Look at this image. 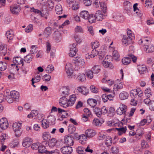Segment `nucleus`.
Listing matches in <instances>:
<instances>
[{
    "label": "nucleus",
    "mask_w": 154,
    "mask_h": 154,
    "mask_svg": "<svg viewBox=\"0 0 154 154\" xmlns=\"http://www.w3.org/2000/svg\"><path fill=\"white\" fill-rule=\"evenodd\" d=\"M54 70V67L52 65H49L46 68L45 71L47 72L51 73Z\"/></svg>",
    "instance_id": "864d4df0"
},
{
    "label": "nucleus",
    "mask_w": 154,
    "mask_h": 154,
    "mask_svg": "<svg viewBox=\"0 0 154 154\" xmlns=\"http://www.w3.org/2000/svg\"><path fill=\"white\" fill-rule=\"evenodd\" d=\"M8 126V122L6 118H2L0 120V127L2 129H6Z\"/></svg>",
    "instance_id": "1a4fd4ad"
},
{
    "label": "nucleus",
    "mask_w": 154,
    "mask_h": 154,
    "mask_svg": "<svg viewBox=\"0 0 154 154\" xmlns=\"http://www.w3.org/2000/svg\"><path fill=\"white\" fill-rule=\"evenodd\" d=\"M68 102V100L65 97H63L61 98L59 100L60 105L65 108L69 106Z\"/></svg>",
    "instance_id": "9d476101"
},
{
    "label": "nucleus",
    "mask_w": 154,
    "mask_h": 154,
    "mask_svg": "<svg viewBox=\"0 0 154 154\" xmlns=\"http://www.w3.org/2000/svg\"><path fill=\"white\" fill-rule=\"evenodd\" d=\"M48 119L49 122H51L52 124L54 123L56 120L55 117L53 115H51L48 116Z\"/></svg>",
    "instance_id": "338daca9"
},
{
    "label": "nucleus",
    "mask_w": 154,
    "mask_h": 154,
    "mask_svg": "<svg viewBox=\"0 0 154 154\" xmlns=\"http://www.w3.org/2000/svg\"><path fill=\"white\" fill-rule=\"evenodd\" d=\"M48 140V144L50 148H52L55 146L57 142L55 138L50 139Z\"/></svg>",
    "instance_id": "c85d7f7f"
},
{
    "label": "nucleus",
    "mask_w": 154,
    "mask_h": 154,
    "mask_svg": "<svg viewBox=\"0 0 154 154\" xmlns=\"http://www.w3.org/2000/svg\"><path fill=\"white\" fill-rule=\"evenodd\" d=\"M87 102L90 106H94L97 103V101L95 99L91 98L88 99L87 100Z\"/></svg>",
    "instance_id": "cd10ccee"
},
{
    "label": "nucleus",
    "mask_w": 154,
    "mask_h": 154,
    "mask_svg": "<svg viewBox=\"0 0 154 154\" xmlns=\"http://www.w3.org/2000/svg\"><path fill=\"white\" fill-rule=\"evenodd\" d=\"M141 144L143 148H147L149 146L148 143L145 140H142Z\"/></svg>",
    "instance_id": "680f3d73"
},
{
    "label": "nucleus",
    "mask_w": 154,
    "mask_h": 154,
    "mask_svg": "<svg viewBox=\"0 0 154 154\" xmlns=\"http://www.w3.org/2000/svg\"><path fill=\"white\" fill-rule=\"evenodd\" d=\"M73 49H70V52L69 53V56L71 57L74 56L78 51L76 48H74Z\"/></svg>",
    "instance_id": "bf43d9fd"
},
{
    "label": "nucleus",
    "mask_w": 154,
    "mask_h": 154,
    "mask_svg": "<svg viewBox=\"0 0 154 154\" xmlns=\"http://www.w3.org/2000/svg\"><path fill=\"white\" fill-rule=\"evenodd\" d=\"M114 89L115 90V91H116L115 89L117 90L118 89H122L123 88V84L122 82L120 83L117 82L114 85Z\"/></svg>",
    "instance_id": "a19ab883"
},
{
    "label": "nucleus",
    "mask_w": 154,
    "mask_h": 154,
    "mask_svg": "<svg viewBox=\"0 0 154 154\" xmlns=\"http://www.w3.org/2000/svg\"><path fill=\"white\" fill-rule=\"evenodd\" d=\"M13 61L14 63L15 62L17 63L18 64H21L22 66L24 65L23 60L20 57H17L15 58H14Z\"/></svg>",
    "instance_id": "b1692460"
},
{
    "label": "nucleus",
    "mask_w": 154,
    "mask_h": 154,
    "mask_svg": "<svg viewBox=\"0 0 154 154\" xmlns=\"http://www.w3.org/2000/svg\"><path fill=\"white\" fill-rule=\"evenodd\" d=\"M85 148L82 146H78L77 148L76 151L79 154H85Z\"/></svg>",
    "instance_id": "052dcab7"
},
{
    "label": "nucleus",
    "mask_w": 154,
    "mask_h": 154,
    "mask_svg": "<svg viewBox=\"0 0 154 154\" xmlns=\"http://www.w3.org/2000/svg\"><path fill=\"white\" fill-rule=\"evenodd\" d=\"M127 109V106L125 104H122L120 105V107L117 109L116 112L118 114L121 115L123 114H125Z\"/></svg>",
    "instance_id": "39448f33"
},
{
    "label": "nucleus",
    "mask_w": 154,
    "mask_h": 154,
    "mask_svg": "<svg viewBox=\"0 0 154 154\" xmlns=\"http://www.w3.org/2000/svg\"><path fill=\"white\" fill-rule=\"evenodd\" d=\"M127 35L128 38H132V40H133L134 39L135 36L134 35L133 33H132V32L131 30H130L128 29H127Z\"/></svg>",
    "instance_id": "de8ad7c7"
},
{
    "label": "nucleus",
    "mask_w": 154,
    "mask_h": 154,
    "mask_svg": "<svg viewBox=\"0 0 154 154\" xmlns=\"http://www.w3.org/2000/svg\"><path fill=\"white\" fill-rule=\"evenodd\" d=\"M129 96L128 94L126 92L123 91L121 92L119 94V98L122 100L127 99Z\"/></svg>",
    "instance_id": "a878e982"
},
{
    "label": "nucleus",
    "mask_w": 154,
    "mask_h": 154,
    "mask_svg": "<svg viewBox=\"0 0 154 154\" xmlns=\"http://www.w3.org/2000/svg\"><path fill=\"white\" fill-rule=\"evenodd\" d=\"M19 142L18 140H14L10 144L12 148H14L18 146Z\"/></svg>",
    "instance_id": "5fc2aeb1"
},
{
    "label": "nucleus",
    "mask_w": 154,
    "mask_h": 154,
    "mask_svg": "<svg viewBox=\"0 0 154 154\" xmlns=\"http://www.w3.org/2000/svg\"><path fill=\"white\" fill-rule=\"evenodd\" d=\"M55 11L57 14H60L62 13L63 9L61 5L59 4H57L55 7Z\"/></svg>",
    "instance_id": "bb28decb"
},
{
    "label": "nucleus",
    "mask_w": 154,
    "mask_h": 154,
    "mask_svg": "<svg viewBox=\"0 0 154 154\" xmlns=\"http://www.w3.org/2000/svg\"><path fill=\"white\" fill-rule=\"evenodd\" d=\"M145 94L146 96L149 98L152 95V92L149 88H147L145 90Z\"/></svg>",
    "instance_id": "a18cd8bd"
},
{
    "label": "nucleus",
    "mask_w": 154,
    "mask_h": 154,
    "mask_svg": "<svg viewBox=\"0 0 154 154\" xmlns=\"http://www.w3.org/2000/svg\"><path fill=\"white\" fill-rule=\"evenodd\" d=\"M31 12H33L35 14H37L38 15H40L42 17H44V11H41L40 10L34 9V8H32L31 9Z\"/></svg>",
    "instance_id": "72a5a7b5"
},
{
    "label": "nucleus",
    "mask_w": 154,
    "mask_h": 154,
    "mask_svg": "<svg viewBox=\"0 0 154 154\" xmlns=\"http://www.w3.org/2000/svg\"><path fill=\"white\" fill-rule=\"evenodd\" d=\"M7 51V48L4 44L0 45V52L5 55Z\"/></svg>",
    "instance_id": "79ce46f5"
},
{
    "label": "nucleus",
    "mask_w": 154,
    "mask_h": 154,
    "mask_svg": "<svg viewBox=\"0 0 154 154\" xmlns=\"http://www.w3.org/2000/svg\"><path fill=\"white\" fill-rule=\"evenodd\" d=\"M74 64H72L70 63H67L66 65V71L68 77L69 78H72L73 76V66Z\"/></svg>",
    "instance_id": "f03ea898"
},
{
    "label": "nucleus",
    "mask_w": 154,
    "mask_h": 154,
    "mask_svg": "<svg viewBox=\"0 0 154 154\" xmlns=\"http://www.w3.org/2000/svg\"><path fill=\"white\" fill-rule=\"evenodd\" d=\"M93 72L90 70H88L86 72V75L88 78L92 79L93 77Z\"/></svg>",
    "instance_id": "603ef678"
},
{
    "label": "nucleus",
    "mask_w": 154,
    "mask_h": 154,
    "mask_svg": "<svg viewBox=\"0 0 154 154\" xmlns=\"http://www.w3.org/2000/svg\"><path fill=\"white\" fill-rule=\"evenodd\" d=\"M103 66L106 68H109L110 69H112L114 67L112 64L108 61H103Z\"/></svg>",
    "instance_id": "473e14b6"
},
{
    "label": "nucleus",
    "mask_w": 154,
    "mask_h": 154,
    "mask_svg": "<svg viewBox=\"0 0 154 154\" xmlns=\"http://www.w3.org/2000/svg\"><path fill=\"white\" fill-rule=\"evenodd\" d=\"M5 100L9 103H12L14 100L10 95L6 96L5 97Z\"/></svg>",
    "instance_id": "774afa93"
},
{
    "label": "nucleus",
    "mask_w": 154,
    "mask_h": 154,
    "mask_svg": "<svg viewBox=\"0 0 154 154\" xmlns=\"http://www.w3.org/2000/svg\"><path fill=\"white\" fill-rule=\"evenodd\" d=\"M32 143V140L31 138L26 137L23 138L22 142V145L25 147H28L31 145Z\"/></svg>",
    "instance_id": "423d86ee"
},
{
    "label": "nucleus",
    "mask_w": 154,
    "mask_h": 154,
    "mask_svg": "<svg viewBox=\"0 0 154 154\" xmlns=\"http://www.w3.org/2000/svg\"><path fill=\"white\" fill-rule=\"evenodd\" d=\"M87 138L85 134H82L79 136L78 140L80 143L84 144L86 143Z\"/></svg>",
    "instance_id": "2eb2a0df"
},
{
    "label": "nucleus",
    "mask_w": 154,
    "mask_h": 154,
    "mask_svg": "<svg viewBox=\"0 0 154 154\" xmlns=\"http://www.w3.org/2000/svg\"><path fill=\"white\" fill-rule=\"evenodd\" d=\"M123 4L125 8L127 10H129L131 7L130 2L127 1L124 2Z\"/></svg>",
    "instance_id": "6e6d98bb"
},
{
    "label": "nucleus",
    "mask_w": 154,
    "mask_h": 154,
    "mask_svg": "<svg viewBox=\"0 0 154 154\" xmlns=\"http://www.w3.org/2000/svg\"><path fill=\"white\" fill-rule=\"evenodd\" d=\"M86 79V76L85 74L83 73H80L78 76L77 79L79 82H83L85 81Z\"/></svg>",
    "instance_id": "4be33fe9"
},
{
    "label": "nucleus",
    "mask_w": 154,
    "mask_h": 154,
    "mask_svg": "<svg viewBox=\"0 0 154 154\" xmlns=\"http://www.w3.org/2000/svg\"><path fill=\"white\" fill-rule=\"evenodd\" d=\"M106 54L105 50L103 48H101L98 51V55L100 59H102Z\"/></svg>",
    "instance_id": "412c9836"
},
{
    "label": "nucleus",
    "mask_w": 154,
    "mask_h": 154,
    "mask_svg": "<svg viewBox=\"0 0 154 154\" xmlns=\"http://www.w3.org/2000/svg\"><path fill=\"white\" fill-rule=\"evenodd\" d=\"M10 10L13 14H17L19 12L20 8L17 6H15L12 8H11Z\"/></svg>",
    "instance_id": "3c124183"
},
{
    "label": "nucleus",
    "mask_w": 154,
    "mask_h": 154,
    "mask_svg": "<svg viewBox=\"0 0 154 154\" xmlns=\"http://www.w3.org/2000/svg\"><path fill=\"white\" fill-rule=\"evenodd\" d=\"M85 62L83 59H77L76 61L75 67L74 68L75 70H78L80 69V68H84Z\"/></svg>",
    "instance_id": "0eeeda50"
},
{
    "label": "nucleus",
    "mask_w": 154,
    "mask_h": 154,
    "mask_svg": "<svg viewBox=\"0 0 154 154\" xmlns=\"http://www.w3.org/2000/svg\"><path fill=\"white\" fill-rule=\"evenodd\" d=\"M42 127L44 128H47L49 127L48 122L46 120L43 119L41 121Z\"/></svg>",
    "instance_id": "4d7b16f0"
},
{
    "label": "nucleus",
    "mask_w": 154,
    "mask_h": 154,
    "mask_svg": "<svg viewBox=\"0 0 154 154\" xmlns=\"http://www.w3.org/2000/svg\"><path fill=\"white\" fill-rule=\"evenodd\" d=\"M112 143V138L110 136H106L105 139V143L107 146H111Z\"/></svg>",
    "instance_id": "5701e85b"
},
{
    "label": "nucleus",
    "mask_w": 154,
    "mask_h": 154,
    "mask_svg": "<svg viewBox=\"0 0 154 154\" xmlns=\"http://www.w3.org/2000/svg\"><path fill=\"white\" fill-rule=\"evenodd\" d=\"M64 143L69 146H72L74 143V138L71 135H66L65 136Z\"/></svg>",
    "instance_id": "7ed1b4c3"
},
{
    "label": "nucleus",
    "mask_w": 154,
    "mask_h": 154,
    "mask_svg": "<svg viewBox=\"0 0 154 154\" xmlns=\"http://www.w3.org/2000/svg\"><path fill=\"white\" fill-rule=\"evenodd\" d=\"M132 38H128L126 35H123L122 40V44L124 46H126L132 43Z\"/></svg>",
    "instance_id": "6e6552de"
},
{
    "label": "nucleus",
    "mask_w": 154,
    "mask_h": 154,
    "mask_svg": "<svg viewBox=\"0 0 154 154\" xmlns=\"http://www.w3.org/2000/svg\"><path fill=\"white\" fill-rule=\"evenodd\" d=\"M122 62L124 65H127L131 63V60L129 57H124L122 59Z\"/></svg>",
    "instance_id": "e433bc0d"
},
{
    "label": "nucleus",
    "mask_w": 154,
    "mask_h": 154,
    "mask_svg": "<svg viewBox=\"0 0 154 154\" xmlns=\"http://www.w3.org/2000/svg\"><path fill=\"white\" fill-rule=\"evenodd\" d=\"M76 128L72 124H70L68 126L69 132L71 134L73 133L75 131Z\"/></svg>",
    "instance_id": "8fccbe9b"
},
{
    "label": "nucleus",
    "mask_w": 154,
    "mask_h": 154,
    "mask_svg": "<svg viewBox=\"0 0 154 154\" xmlns=\"http://www.w3.org/2000/svg\"><path fill=\"white\" fill-rule=\"evenodd\" d=\"M90 14L87 11H82L80 13V17L86 20H88Z\"/></svg>",
    "instance_id": "6ab92c4d"
},
{
    "label": "nucleus",
    "mask_w": 154,
    "mask_h": 154,
    "mask_svg": "<svg viewBox=\"0 0 154 154\" xmlns=\"http://www.w3.org/2000/svg\"><path fill=\"white\" fill-rule=\"evenodd\" d=\"M6 35L8 41L12 40L14 37L13 32L12 30L11 29L9 31H7L6 32Z\"/></svg>",
    "instance_id": "aec40b11"
},
{
    "label": "nucleus",
    "mask_w": 154,
    "mask_h": 154,
    "mask_svg": "<svg viewBox=\"0 0 154 154\" xmlns=\"http://www.w3.org/2000/svg\"><path fill=\"white\" fill-rule=\"evenodd\" d=\"M90 88L92 92L95 94L98 93V88L95 87V86L92 85L90 86Z\"/></svg>",
    "instance_id": "0e129e2a"
},
{
    "label": "nucleus",
    "mask_w": 154,
    "mask_h": 154,
    "mask_svg": "<svg viewBox=\"0 0 154 154\" xmlns=\"http://www.w3.org/2000/svg\"><path fill=\"white\" fill-rule=\"evenodd\" d=\"M95 15L96 19L98 21H102L105 17V15L100 11H97Z\"/></svg>",
    "instance_id": "9b49d317"
},
{
    "label": "nucleus",
    "mask_w": 154,
    "mask_h": 154,
    "mask_svg": "<svg viewBox=\"0 0 154 154\" xmlns=\"http://www.w3.org/2000/svg\"><path fill=\"white\" fill-rule=\"evenodd\" d=\"M7 68V64L6 62H0V70L4 71Z\"/></svg>",
    "instance_id": "09e8293b"
},
{
    "label": "nucleus",
    "mask_w": 154,
    "mask_h": 154,
    "mask_svg": "<svg viewBox=\"0 0 154 154\" xmlns=\"http://www.w3.org/2000/svg\"><path fill=\"white\" fill-rule=\"evenodd\" d=\"M112 18L114 20L119 22H121L122 20V19H123V17L121 16L118 13L114 14Z\"/></svg>",
    "instance_id": "c756f323"
},
{
    "label": "nucleus",
    "mask_w": 154,
    "mask_h": 154,
    "mask_svg": "<svg viewBox=\"0 0 154 154\" xmlns=\"http://www.w3.org/2000/svg\"><path fill=\"white\" fill-rule=\"evenodd\" d=\"M69 91L70 90L68 87H66L65 90L62 92V96L66 97L69 94Z\"/></svg>",
    "instance_id": "c03bdc74"
},
{
    "label": "nucleus",
    "mask_w": 154,
    "mask_h": 154,
    "mask_svg": "<svg viewBox=\"0 0 154 154\" xmlns=\"http://www.w3.org/2000/svg\"><path fill=\"white\" fill-rule=\"evenodd\" d=\"M139 132H137L135 134V139L133 140V141L131 142H134L140 139L143 135L144 134L142 130L141 129L138 130Z\"/></svg>",
    "instance_id": "dca6fc26"
},
{
    "label": "nucleus",
    "mask_w": 154,
    "mask_h": 154,
    "mask_svg": "<svg viewBox=\"0 0 154 154\" xmlns=\"http://www.w3.org/2000/svg\"><path fill=\"white\" fill-rule=\"evenodd\" d=\"M99 45V42L97 41L91 43V47L92 49H96Z\"/></svg>",
    "instance_id": "69168bd1"
},
{
    "label": "nucleus",
    "mask_w": 154,
    "mask_h": 154,
    "mask_svg": "<svg viewBox=\"0 0 154 154\" xmlns=\"http://www.w3.org/2000/svg\"><path fill=\"white\" fill-rule=\"evenodd\" d=\"M32 54H29L24 57V61L27 63H30L32 59Z\"/></svg>",
    "instance_id": "ea45409f"
},
{
    "label": "nucleus",
    "mask_w": 154,
    "mask_h": 154,
    "mask_svg": "<svg viewBox=\"0 0 154 154\" xmlns=\"http://www.w3.org/2000/svg\"><path fill=\"white\" fill-rule=\"evenodd\" d=\"M77 90L82 94L86 95L89 93L88 89L86 87L84 86L79 87L77 88Z\"/></svg>",
    "instance_id": "4468645a"
},
{
    "label": "nucleus",
    "mask_w": 154,
    "mask_h": 154,
    "mask_svg": "<svg viewBox=\"0 0 154 154\" xmlns=\"http://www.w3.org/2000/svg\"><path fill=\"white\" fill-rule=\"evenodd\" d=\"M138 70L140 74H143L146 71L147 68L144 65L139 66L138 67Z\"/></svg>",
    "instance_id": "7c9ffc66"
},
{
    "label": "nucleus",
    "mask_w": 154,
    "mask_h": 154,
    "mask_svg": "<svg viewBox=\"0 0 154 154\" xmlns=\"http://www.w3.org/2000/svg\"><path fill=\"white\" fill-rule=\"evenodd\" d=\"M44 144L45 145L48 144L47 142L46 141H45L40 144L38 150L39 152L41 153H45L47 150L46 149L45 146L44 145Z\"/></svg>",
    "instance_id": "ddd939ff"
},
{
    "label": "nucleus",
    "mask_w": 154,
    "mask_h": 154,
    "mask_svg": "<svg viewBox=\"0 0 154 154\" xmlns=\"http://www.w3.org/2000/svg\"><path fill=\"white\" fill-rule=\"evenodd\" d=\"M61 152L63 154H71L72 152V147L69 146H65L60 149Z\"/></svg>",
    "instance_id": "20e7f679"
},
{
    "label": "nucleus",
    "mask_w": 154,
    "mask_h": 154,
    "mask_svg": "<svg viewBox=\"0 0 154 154\" xmlns=\"http://www.w3.org/2000/svg\"><path fill=\"white\" fill-rule=\"evenodd\" d=\"M89 22L91 23H93L96 22V19L95 15L94 16L93 14H91L89 15V16L88 19Z\"/></svg>",
    "instance_id": "37998d69"
},
{
    "label": "nucleus",
    "mask_w": 154,
    "mask_h": 154,
    "mask_svg": "<svg viewBox=\"0 0 154 154\" xmlns=\"http://www.w3.org/2000/svg\"><path fill=\"white\" fill-rule=\"evenodd\" d=\"M85 133L88 138L92 137L96 134V133L94 130L89 129L86 130Z\"/></svg>",
    "instance_id": "f8f14e48"
},
{
    "label": "nucleus",
    "mask_w": 154,
    "mask_h": 154,
    "mask_svg": "<svg viewBox=\"0 0 154 154\" xmlns=\"http://www.w3.org/2000/svg\"><path fill=\"white\" fill-rule=\"evenodd\" d=\"M42 138L43 140L47 141L51 138V136L48 132H45L42 134Z\"/></svg>",
    "instance_id": "c9c22d12"
},
{
    "label": "nucleus",
    "mask_w": 154,
    "mask_h": 154,
    "mask_svg": "<svg viewBox=\"0 0 154 154\" xmlns=\"http://www.w3.org/2000/svg\"><path fill=\"white\" fill-rule=\"evenodd\" d=\"M105 2H100V5L101 9L104 13H106L107 9L106 4Z\"/></svg>",
    "instance_id": "4c0bfd02"
},
{
    "label": "nucleus",
    "mask_w": 154,
    "mask_h": 154,
    "mask_svg": "<svg viewBox=\"0 0 154 154\" xmlns=\"http://www.w3.org/2000/svg\"><path fill=\"white\" fill-rule=\"evenodd\" d=\"M145 50L147 53H150L154 51V46L151 45H145Z\"/></svg>",
    "instance_id": "393cba45"
},
{
    "label": "nucleus",
    "mask_w": 154,
    "mask_h": 154,
    "mask_svg": "<svg viewBox=\"0 0 154 154\" xmlns=\"http://www.w3.org/2000/svg\"><path fill=\"white\" fill-rule=\"evenodd\" d=\"M76 99V96L75 94H72L70 96L68 100L69 105V106H72L75 103Z\"/></svg>",
    "instance_id": "f3484780"
},
{
    "label": "nucleus",
    "mask_w": 154,
    "mask_h": 154,
    "mask_svg": "<svg viewBox=\"0 0 154 154\" xmlns=\"http://www.w3.org/2000/svg\"><path fill=\"white\" fill-rule=\"evenodd\" d=\"M10 95L15 100H18L20 97L19 92L15 91H11L10 92Z\"/></svg>",
    "instance_id": "a211bd4d"
},
{
    "label": "nucleus",
    "mask_w": 154,
    "mask_h": 154,
    "mask_svg": "<svg viewBox=\"0 0 154 154\" xmlns=\"http://www.w3.org/2000/svg\"><path fill=\"white\" fill-rule=\"evenodd\" d=\"M113 58L116 60H119L120 59V55L117 50H114L112 52Z\"/></svg>",
    "instance_id": "f704fd0d"
},
{
    "label": "nucleus",
    "mask_w": 154,
    "mask_h": 154,
    "mask_svg": "<svg viewBox=\"0 0 154 154\" xmlns=\"http://www.w3.org/2000/svg\"><path fill=\"white\" fill-rule=\"evenodd\" d=\"M22 123L19 122H16L13 123L12 126L14 130L21 129Z\"/></svg>",
    "instance_id": "2f4dec72"
},
{
    "label": "nucleus",
    "mask_w": 154,
    "mask_h": 154,
    "mask_svg": "<svg viewBox=\"0 0 154 154\" xmlns=\"http://www.w3.org/2000/svg\"><path fill=\"white\" fill-rule=\"evenodd\" d=\"M94 112L98 117H100L101 116V109L98 107H95L94 109Z\"/></svg>",
    "instance_id": "58836bf2"
},
{
    "label": "nucleus",
    "mask_w": 154,
    "mask_h": 154,
    "mask_svg": "<svg viewBox=\"0 0 154 154\" xmlns=\"http://www.w3.org/2000/svg\"><path fill=\"white\" fill-rule=\"evenodd\" d=\"M94 73H98L100 70V67L98 65L94 66L92 68Z\"/></svg>",
    "instance_id": "e2e57ef3"
},
{
    "label": "nucleus",
    "mask_w": 154,
    "mask_h": 154,
    "mask_svg": "<svg viewBox=\"0 0 154 154\" xmlns=\"http://www.w3.org/2000/svg\"><path fill=\"white\" fill-rule=\"evenodd\" d=\"M92 124L93 126H98L101 125L100 121L98 119H94L92 122Z\"/></svg>",
    "instance_id": "49530a36"
},
{
    "label": "nucleus",
    "mask_w": 154,
    "mask_h": 154,
    "mask_svg": "<svg viewBox=\"0 0 154 154\" xmlns=\"http://www.w3.org/2000/svg\"><path fill=\"white\" fill-rule=\"evenodd\" d=\"M130 95L132 98H135L138 99L143 96V91L140 88H138L136 90H131Z\"/></svg>",
    "instance_id": "f257e3e1"
},
{
    "label": "nucleus",
    "mask_w": 154,
    "mask_h": 154,
    "mask_svg": "<svg viewBox=\"0 0 154 154\" xmlns=\"http://www.w3.org/2000/svg\"><path fill=\"white\" fill-rule=\"evenodd\" d=\"M111 151L112 153L117 154L119 152V149L117 146H113L111 149Z\"/></svg>",
    "instance_id": "13d9d810"
}]
</instances>
